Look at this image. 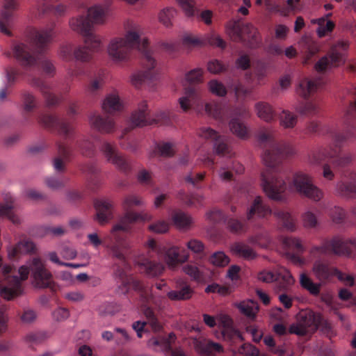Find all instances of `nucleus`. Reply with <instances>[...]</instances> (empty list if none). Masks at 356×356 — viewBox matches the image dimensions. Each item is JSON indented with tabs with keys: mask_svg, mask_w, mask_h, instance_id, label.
I'll use <instances>...</instances> for the list:
<instances>
[{
	"mask_svg": "<svg viewBox=\"0 0 356 356\" xmlns=\"http://www.w3.org/2000/svg\"><path fill=\"white\" fill-rule=\"evenodd\" d=\"M142 34L143 30L139 24L128 22L124 37L113 38L108 47V55L115 62L128 60L134 48L141 52L144 70L134 74L131 78L132 84L136 88L145 85L152 87L158 77L155 69L156 61L149 49L148 40L145 38L142 39Z\"/></svg>",
	"mask_w": 356,
	"mask_h": 356,
	"instance_id": "1",
	"label": "nucleus"
},
{
	"mask_svg": "<svg viewBox=\"0 0 356 356\" xmlns=\"http://www.w3.org/2000/svg\"><path fill=\"white\" fill-rule=\"evenodd\" d=\"M1 265L2 259L0 258V296L3 299L10 300L21 294L22 281L27 280L29 273L35 287L51 289L54 288L53 275L39 257H33L27 265L22 266L17 271L19 277L13 266L2 267ZM6 309V306L0 302V334L4 332L7 327Z\"/></svg>",
	"mask_w": 356,
	"mask_h": 356,
	"instance_id": "2",
	"label": "nucleus"
},
{
	"mask_svg": "<svg viewBox=\"0 0 356 356\" xmlns=\"http://www.w3.org/2000/svg\"><path fill=\"white\" fill-rule=\"evenodd\" d=\"M258 138L264 149L262 159L267 167L261 174V186L269 198L280 200L286 189V184L280 164L284 157L294 154V149L287 143L277 141L270 131L261 130Z\"/></svg>",
	"mask_w": 356,
	"mask_h": 356,
	"instance_id": "3",
	"label": "nucleus"
},
{
	"mask_svg": "<svg viewBox=\"0 0 356 356\" xmlns=\"http://www.w3.org/2000/svg\"><path fill=\"white\" fill-rule=\"evenodd\" d=\"M56 34L54 23L40 29L30 28L26 33L29 44L22 42L13 44V56L24 70L29 71L38 67L49 76L51 77L55 74L56 68L54 64L43 56Z\"/></svg>",
	"mask_w": 356,
	"mask_h": 356,
	"instance_id": "4",
	"label": "nucleus"
},
{
	"mask_svg": "<svg viewBox=\"0 0 356 356\" xmlns=\"http://www.w3.org/2000/svg\"><path fill=\"white\" fill-rule=\"evenodd\" d=\"M108 10L107 6L96 5L88 10L86 15H81L70 20L71 28L84 38V45H80L74 50L73 55L76 60L89 62L92 54L100 49L101 41L92 32L93 24H104Z\"/></svg>",
	"mask_w": 356,
	"mask_h": 356,
	"instance_id": "5",
	"label": "nucleus"
},
{
	"mask_svg": "<svg viewBox=\"0 0 356 356\" xmlns=\"http://www.w3.org/2000/svg\"><path fill=\"white\" fill-rule=\"evenodd\" d=\"M355 121L356 101L350 106L345 116L343 129L331 131L333 144L314 151L312 153L311 161L320 163L326 159H330L333 165L339 168L349 165L353 160V155L350 153L341 154V146L343 143L355 138Z\"/></svg>",
	"mask_w": 356,
	"mask_h": 356,
	"instance_id": "6",
	"label": "nucleus"
},
{
	"mask_svg": "<svg viewBox=\"0 0 356 356\" xmlns=\"http://www.w3.org/2000/svg\"><path fill=\"white\" fill-rule=\"evenodd\" d=\"M140 204H142V200L134 195H127L123 201V207L126 212L119 222L113 227L110 243L108 245V248L111 250L113 254L119 258L122 257V250L129 248L127 234L131 229V225L138 220H152V216L149 214H140L130 211L133 207Z\"/></svg>",
	"mask_w": 356,
	"mask_h": 356,
	"instance_id": "7",
	"label": "nucleus"
},
{
	"mask_svg": "<svg viewBox=\"0 0 356 356\" xmlns=\"http://www.w3.org/2000/svg\"><path fill=\"white\" fill-rule=\"evenodd\" d=\"M179 104L185 112L193 108L199 113H205L219 120L222 124L229 118L230 111L228 108L216 102L204 104L200 91L192 86L186 88L184 96L179 99Z\"/></svg>",
	"mask_w": 356,
	"mask_h": 356,
	"instance_id": "8",
	"label": "nucleus"
},
{
	"mask_svg": "<svg viewBox=\"0 0 356 356\" xmlns=\"http://www.w3.org/2000/svg\"><path fill=\"white\" fill-rule=\"evenodd\" d=\"M128 248H124L122 250V258L115 256L111 251L113 257L118 259L120 262L115 264L116 268L114 272L117 286L115 291L118 294L127 295L130 289L132 288L139 294L142 302L146 304L152 299V291L149 287L145 286L140 281L127 273V270L130 268V265L125 257V252ZM109 250H111L110 248Z\"/></svg>",
	"mask_w": 356,
	"mask_h": 356,
	"instance_id": "9",
	"label": "nucleus"
},
{
	"mask_svg": "<svg viewBox=\"0 0 356 356\" xmlns=\"http://www.w3.org/2000/svg\"><path fill=\"white\" fill-rule=\"evenodd\" d=\"M353 249L356 250V238L345 240L336 236L330 239H323L319 245H313L310 248V254L314 257H319L323 254L351 257Z\"/></svg>",
	"mask_w": 356,
	"mask_h": 356,
	"instance_id": "10",
	"label": "nucleus"
},
{
	"mask_svg": "<svg viewBox=\"0 0 356 356\" xmlns=\"http://www.w3.org/2000/svg\"><path fill=\"white\" fill-rule=\"evenodd\" d=\"M198 135L202 138L213 142V148L217 154L229 159L227 163L230 165L232 171L237 174H241L244 171V167L242 164L231 160L234 153L227 144L225 138L220 136L218 132L210 127H203L200 129Z\"/></svg>",
	"mask_w": 356,
	"mask_h": 356,
	"instance_id": "11",
	"label": "nucleus"
},
{
	"mask_svg": "<svg viewBox=\"0 0 356 356\" xmlns=\"http://www.w3.org/2000/svg\"><path fill=\"white\" fill-rule=\"evenodd\" d=\"M289 188L315 202L321 200L323 195L321 190L314 184L312 177L302 172H298L293 175Z\"/></svg>",
	"mask_w": 356,
	"mask_h": 356,
	"instance_id": "12",
	"label": "nucleus"
},
{
	"mask_svg": "<svg viewBox=\"0 0 356 356\" xmlns=\"http://www.w3.org/2000/svg\"><path fill=\"white\" fill-rule=\"evenodd\" d=\"M148 247L156 252L159 257L163 259L170 267H175L178 264L185 262L189 257L188 252L184 249L181 250L177 246L166 248L158 245L154 239L148 241Z\"/></svg>",
	"mask_w": 356,
	"mask_h": 356,
	"instance_id": "13",
	"label": "nucleus"
},
{
	"mask_svg": "<svg viewBox=\"0 0 356 356\" xmlns=\"http://www.w3.org/2000/svg\"><path fill=\"white\" fill-rule=\"evenodd\" d=\"M322 321L319 314L312 311H303L298 316V323L291 325L289 332L298 336H305L316 331Z\"/></svg>",
	"mask_w": 356,
	"mask_h": 356,
	"instance_id": "14",
	"label": "nucleus"
},
{
	"mask_svg": "<svg viewBox=\"0 0 356 356\" xmlns=\"http://www.w3.org/2000/svg\"><path fill=\"white\" fill-rule=\"evenodd\" d=\"M348 46V42L343 40L332 46L329 53L316 63L315 70L319 73H323L339 66L342 62V53L339 50L346 51Z\"/></svg>",
	"mask_w": 356,
	"mask_h": 356,
	"instance_id": "15",
	"label": "nucleus"
},
{
	"mask_svg": "<svg viewBox=\"0 0 356 356\" xmlns=\"http://www.w3.org/2000/svg\"><path fill=\"white\" fill-rule=\"evenodd\" d=\"M227 32L234 41L248 42L250 45L257 42V29L251 24L230 22L227 25Z\"/></svg>",
	"mask_w": 356,
	"mask_h": 356,
	"instance_id": "16",
	"label": "nucleus"
},
{
	"mask_svg": "<svg viewBox=\"0 0 356 356\" xmlns=\"http://www.w3.org/2000/svg\"><path fill=\"white\" fill-rule=\"evenodd\" d=\"M169 120V113L166 112L161 113L156 118H152L147 111V103L144 101L139 104L138 109L132 113L131 118V124L134 127H143L159 122L167 123Z\"/></svg>",
	"mask_w": 356,
	"mask_h": 356,
	"instance_id": "17",
	"label": "nucleus"
},
{
	"mask_svg": "<svg viewBox=\"0 0 356 356\" xmlns=\"http://www.w3.org/2000/svg\"><path fill=\"white\" fill-rule=\"evenodd\" d=\"M40 124L59 135L67 137L72 131L70 123L64 118L51 114H41L38 118Z\"/></svg>",
	"mask_w": 356,
	"mask_h": 356,
	"instance_id": "18",
	"label": "nucleus"
},
{
	"mask_svg": "<svg viewBox=\"0 0 356 356\" xmlns=\"http://www.w3.org/2000/svg\"><path fill=\"white\" fill-rule=\"evenodd\" d=\"M100 152L108 163L113 164L121 172L127 173L130 170L129 163L120 154L115 144L107 141L103 142L100 147Z\"/></svg>",
	"mask_w": 356,
	"mask_h": 356,
	"instance_id": "19",
	"label": "nucleus"
},
{
	"mask_svg": "<svg viewBox=\"0 0 356 356\" xmlns=\"http://www.w3.org/2000/svg\"><path fill=\"white\" fill-rule=\"evenodd\" d=\"M341 178L335 186L336 194L345 197L356 195V172L343 170L341 172Z\"/></svg>",
	"mask_w": 356,
	"mask_h": 356,
	"instance_id": "20",
	"label": "nucleus"
},
{
	"mask_svg": "<svg viewBox=\"0 0 356 356\" xmlns=\"http://www.w3.org/2000/svg\"><path fill=\"white\" fill-rule=\"evenodd\" d=\"M250 117V113L245 107H240L235 110L234 116L229 122L230 131L241 139L248 138L250 134L248 127L240 120V118L245 119Z\"/></svg>",
	"mask_w": 356,
	"mask_h": 356,
	"instance_id": "21",
	"label": "nucleus"
},
{
	"mask_svg": "<svg viewBox=\"0 0 356 356\" xmlns=\"http://www.w3.org/2000/svg\"><path fill=\"white\" fill-rule=\"evenodd\" d=\"M310 253V250L309 251ZM310 257L313 259H316V261L313 265V273L319 281L324 282L328 281L334 276H337L339 280L343 279V275L336 268L329 265L328 263L321 259L322 255L319 257H314L309 254ZM325 254H323L324 256Z\"/></svg>",
	"mask_w": 356,
	"mask_h": 356,
	"instance_id": "22",
	"label": "nucleus"
},
{
	"mask_svg": "<svg viewBox=\"0 0 356 356\" xmlns=\"http://www.w3.org/2000/svg\"><path fill=\"white\" fill-rule=\"evenodd\" d=\"M283 245L288 250L287 256L295 264L303 266L306 261L301 254L305 252V248L301 241L296 237H285L283 239Z\"/></svg>",
	"mask_w": 356,
	"mask_h": 356,
	"instance_id": "23",
	"label": "nucleus"
},
{
	"mask_svg": "<svg viewBox=\"0 0 356 356\" xmlns=\"http://www.w3.org/2000/svg\"><path fill=\"white\" fill-rule=\"evenodd\" d=\"M193 346L196 352L202 356H216L224 351L220 343L204 337L194 338Z\"/></svg>",
	"mask_w": 356,
	"mask_h": 356,
	"instance_id": "24",
	"label": "nucleus"
},
{
	"mask_svg": "<svg viewBox=\"0 0 356 356\" xmlns=\"http://www.w3.org/2000/svg\"><path fill=\"white\" fill-rule=\"evenodd\" d=\"M176 339V336L173 332H170L167 337H152L148 342L149 346L159 347L162 351L170 353L171 356H186L184 353L179 350H172V343Z\"/></svg>",
	"mask_w": 356,
	"mask_h": 356,
	"instance_id": "25",
	"label": "nucleus"
},
{
	"mask_svg": "<svg viewBox=\"0 0 356 356\" xmlns=\"http://www.w3.org/2000/svg\"><path fill=\"white\" fill-rule=\"evenodd\" d=\"M31 85L40 90L47 106H55L60 102V98L51 92V86L43 79L34 77L31 81Z\"/></svg>",
	"mask_w": 356,
	"mask_h": 356,
	"instance_id": "26",
	"label": "nucleus"
},
{
	"mask_svg": "<svg viewBox=\"0 0 356 356\" xmlns=\"http://www.w3.org/2000/svg\"><path fill=\"white\" fill-rule=\"evenodd\" d=\"M56 146L57 155L54 159V168L57 172H63L65 169V163L72 156V149L61 142L57 143Z\"/></svg>",
	"mask_w": 356,
	"mask_h": 356,
	"instance_id": "27",
	"label": "nucleus"
},
{
	"mask_svg": "<svg viewBox=\"0 0 356 356\" xmlns=\"http://www.w3.org/2000/svg\"><path fill=\"white\" fill-rule=\"evenodd\" d=\"M271 213L270 208L264 203L261 197L258 196L254 199L247 213V220L252 222L257 218H264Z\"/></svg>",
	"mask_w": 356,
	"mask_h": 356,
	"instance_id": "28",
	"label": "nucleus"
},
{
	"mask_svg": "<svg viewBox=\"0 0 356 356\" xmlns=\"http://www.w3.org/2000/svg\"><path fill=\"white\" fill-rule=\"evenodd\" d=\"M218 321L220 326L222 328V334L224 338L230 341L243 340L241 332L233 327V321L229 316L225 314L220 315Z\"/></svg>",
	"mask_w": 356,
	"mask_h": 356,
	"instance_id": "29",
	"label": "nucleus"
},
{
	"mask_svg": "<svg viewBox=\"0 0 356 356\" xmlns=\"http://www.w3.org/2000/svg\"><path fill=\"white\" fill-rule=\"evenodd\" d=\"M94 204L97 211L96 220L102 225L108 222L112 218V202L108 200H97Z\"/></svg>",
	"mask_w": 356,
	"mask_h": 356,
	"instance_id": "30",
	"label": "nucleus"
},
{
	"mask_svg": "<svg viewBox=\"0 0 356 356\" xmlns=\"http://www.w3.org/2000/svg\"><path fill=\"white\" fill-rule=\"evenodd\" d=\"M92 126L102 133H111L115 130V123L112 118L94 114L90 118Z\"/></svg>",
	"mask_w": 356,
	"mask_h": 356,
	"instance_id": "31",
	"label": "nucleus"
},
{
	"mask_svg": "<svg viewBox=\"0 0 356 356\" xmlns=\"http://www.w3.org/2000/svg\"><path fill=\"white\" fill-rule=\"evenodd\" d=\"M294 280L291 273L286 270L277 275L274 280V289L277 293H287L293 285Z\"/></svg>",
	"mask_w": 356,
	"mask_h": 356,
	"instance_id": "32",
	"label": "nucleus"
},
{
	"mask_svg": "<svg viewBox=\"0 0 356 356\" xmlns=\"http://www.w3.org/2000/svg\"><path fill=\"white\" fill-rule=\"evenodd\" d=\"M123 108V104L116 93L108 95L102 103V109L106 114L120 112Z\"/></svg>",
	"mask_w": 356,
	"mask_h": 356,
	"instance_id": "33",
	"label": "nucleus"
},
{
	"mask_svg": "<svg viewBox=\"0 0 356 356\" xmlns=\"http://www.w3.org/2000/svg\"><path fill=\"white\" fill-rule=\"evenodd\" d=\"M321 84L322 81L320 79L312 81L305 78L300 82L298 92L305 99H307L311 94L321 86Z\"/></svg>",
	"mask_w": 356,
	"mask_h": 356,
	"instance_id": "34",
	"label": "nucleus"
},
{
	"mask_svg": "<svg viewBox=\"0 0 356 356\" xmlns=\"http://www.w3.org/2000/svg\"><path fill=\"white\" fill-rule=\"evenodd\" d=\"M13 200L12 197H9L5 202L0 203V218H6L10 220L15 225L21 223V220L13 212Z\"/></svg>",
	"mask_w": 356,
	"mask_h": 356,
	"instance_id": "35",
	"label": "nucleus"
},
{
	"mask_svg": "<svg viewBox=\"0 0 356 356\" xmlns=\"http://www.w3.org/2000/svg\"><path fill=\"white\" fill-rule=\"evenodd\" d=\"M232 250L234 254L247 260H252L257 258V252L248 245L243 242L234 243L232 246Z\"/></svg>",
	"mask_w": 356,
	"mask_h": 356,
	"instance_id": "36",
	"label": "nucleus"
},
{
	"mask_svg": "<svg viewBox=\"0 0 356 356\" xmlns=\"http://www.w3.org/2000/svg\"><path fill=\"white\" fill-rule=\"evenodd\" d=\"M35 248V245L32 241L24 240L8 251V257L10 259H15L19 254L31 253Z\"/></svg>",
	"mask_w": 356,
	"mask_h": 356,
	"instance_id": "37",
	"label": "nucleus"
},
{
	"mask_svg": "<svg viewBox=\"0 0 356 356\" xmlns=\"http://www.w3.org/2000/svg\"><path fill=\"white\" fill-rule=\"evenodd\" d=\"M255 108L259 118L270 122L275 120L276 114L273 107L268 103L260 102L256 104Z\"/></svg>",
	"mask_w": 356,
	"mask_h": 356,
	"instance_id": "38",
	"label": "nucleus"
},
{
	"mask_svg": "<svg viewBox=\"0 0 356 356\" xmlns=\"http://www.w3.org/2000/svg\"><path fill=\"white\" fill-rule=\"evenodd\" d=\"M274 216L280 220L285 229L291 232L296 229V220L288 211L276 210L274 211Z\"/></svg>",
	"mask_w": 356,
	"mask_h": 356,
	"instance_id": "39",
	"label": "nucleus"
},
{
	"mask_svg": "<svg viewBox=\"0 0 356 356\" xmlns=\"http://www.w3.org/2000/svg\"><path fill=\"white\" fill-rule=\"evenodd\" d=\"M193 291L188 284H184L180 289L172 290L167 293L168 298L172 301L186 300L191 298Z\"/></svg>",
	"mask_w": 356,
	"mask_h": 356,
	"instance_id": "40",
	"label": "nucleus"
},
{
	"mask_svg": "<svg viewBox=\"0 0 356 356\" xmlns=\"http://www.w3.org/2000/svg\"><path fill=\"white\" fill-rule=\"evenodd\" d=\"M241 313L250 319L254 318L259 310L258 304L251 300H244L237 305Z\"/></svg>",
	"mask_w": 356,
	"mask_h": 356,
	"instance_id": "41",
	"label": "nucleus"
},
{
	"mask_svg": "<svg viewBox=\"0 0 356 356\" xmlns=\"http://www.w3.org/2000/svg\"><path fill=\"white\" fill-rule=\"evenodd\" d=\"M319 100H307L300 104L296 108L297 111L305 115H314L319 111Z\"/></svg>",
	"mask_w": 356,
	"mask_h": 356,
	"instance_id": "42",
	"label": "nucleus"
},
{
	"mask_svg": "<svg viewBox=\"0 0 356 356\" xmlns=\"http://www.w3.org/2000/svg\"><path fill=\"white\" fill-rule=\"evenodd\" d=\"M172 221L179 228H188L193 222L191 217L180 210H175L172 212Z\"/></svg>",
	"mask_w": 356,
	"mask_h": 356,
	"instance_id": "43",
	"label": "nucleus"
},
{
	"mask_svg": "<svg viewBox=\"0 0 356 356\" xmlns=\"http://www.w3.org/2000/svg\"><path fill=\"white\" fill-rule=\"evenodd\" d=\"M312 22L316 23L318 26L316 32L319 38H323L328 33H331L335 26V24L332 21H327L325 17L314 19Z\"/></svg>",
	"mask_w": 356,
	"mask_h": 356,
	"instance_id": "44",
	"label": "nucleus"
},
{
	"mask_svg": "<svg viewBox=\"0 0 356 356\" xmlns=\"http://www.w3.org/2000/svg\"><path fill=\"white\" fill-rule=\"evenodd\" d=\"M300 284L301 286L308 291L313 296L320 293L321 284L314 283L306 274L300 275Z\"/></svg>",
	"mask_w": 356,
	"mask_h": 356,
	"instance_id": "45",
	"label": "nucleus"
},
{
	"mask_svg": "<svg viewBox=\"0 0 356 356\" xmlns=\"http://www.w3.org/2000/svg\"><path fill=\"white\" fill-rule=\"evenodd\" d=\"M76 145L80 149L81 154L87 157H92L96 152L95 145L90 138H85L76 142Z\"/></svg>",
	"mask_w": 356,
	"mask_h": 356,
	"instance_id": "46",
	"label": "nucleus"
},
{
	"mask_svg": "<svg viewBox=\"0 0 356 356\" xmlns=\"http://www.w3.org/2000/svg\"><path fill=\"white\" fill-rule=\"evenodd\" d=\"M177 197L188 206L197 207L201 205L203 201V196L198 194L188 195L184 191H180Z\"/></svg>",
	"mask_w": 356,
	"mask_h": 356,
	"instance_id": "47",
	"label": "nucleus"
},
{
	"mask_svg": "<svg viewBox=\"0 0 356 356\" xmlns=\"http://www.w3.org/2000/svg\"><path fill=\"white\" fill-rule=\"evenodd\" d=\"M207 44L221 49H225L226 47V42L225 40L214 32L207 34L203 38V45Z\"/></svg>",
	"mask_w": 356,
	"mask_h": 356,
	"instance_id": "48",
	"label": "nucleus"
},
{
	"mask_svg": "<svg viewBox=\"0 0 356 356\" xmlns=\"http://www.w3.org/2000/svg\"><path fill=\"white\" fill-rule=\"evenodd\" d=\"M225 224L227 228L232 233L241 234L247 231V226L238 219L227 218Z\"/></svg>",
	"mask_w": 356,
	"mask_h": 356,
	"instance_id": "49",
	"label": "nucleus"
},
{
	"mask_svg": "<svg viewBox=\"0 0 356 356\" xmlns=\"http://www.w3.org/2000/svg\"><path fill=\"white\" fill-rule=\"evenodd\" d=\"M280 121L282 127L291 129L297 123V115L288 111H283L280 115Z\"/></svg>",
	"mask_w": 356,
	"mask_h": 356,
	"instance_id": "50",
	"label": "nucleus"
},
{
	"mask_svg": "<svg viewBox=\"0 0 356 356\" xmlns=\"http://www.w3.org/2000/svg\"><path fill=\"white\" fill-rule=\"evenodd\" d=\"M205 177V172L194 173L190 172L186 175L184 179L186 183L191 184L194 188L200 189L202 188L201 182Z\"/></svg>",
	"mask_w": 356,
	"mask_h": 356,
	"instance_id": "51",
	"label": "nucleus"
},
{
	"mask_svg": "<svg viewBox=\"0 0 356 356\" xmlns=\"http://www.w3.org/2000/svg\"><path fill=\"white\" fill-rule=\"evenodd\" d=\"M146 273L149 276H158L162 273L164 266L161 263L147 261L144 264Z\"/></svg>",
	"mask_w": 356,
	"mask_h": 356,
	"instance_id": "52",
	"label": "nucleus"
},
{
	"mask_svg": "<svg viewBox=\"0 0 356 356\" xmlns=\"http://www.w3.org/2000/svg\"><path fill=\"white\" fill-rule=\"evenodd\" d=\"M210 262L215 266L224 267L229 263V258L225 252L218 251L214 252L209 259Z\"/></svg>",
	"mask_w": 356,
	"mask_h": 356,
	"instance_id": "53",
	"label": "nucleus"
},
{
	"mask_svg": "<svg viewBox=\"0 0 356 356\" xmlns=\"http://www.w3.org/2000/svg\"><path fill=\"white\" fill-rule=\"evenodd\" d=\"M144 314L145 315L148 323L154 332H159L162 329V325L158 321L155 316L154 312L150 307H145L144 309Z\"/></svg>",
	"mask_w": 356,
	"mask_h": 356,
	"instance_id": "54",
	"label": "nucleus"
},
{
	"mask_svg": "<svg viewBox=\"0 0 356 356\" xmlns=\"http://www.w3.org/2000/svg\"><path fill=\"white\" fill-rule=\"evenodd\" d=\"M81 170L83 172L88 174L91 176H94V179L91 177V180L90 181V185L94 184V187L91 186L92 189H95V187H97L99 181L96 179V175L99 173V170L97 168V166L92 163H88L82 166Z\"/></svg>",
	"mask_w": 356,
	"mask_h": 356,
	"instance_id": "55",
	"label": "nucleus"
},
{
	"mask_svg": "<svg viewBox=\"0 0 356 356\" xmlns=\"http://www.w3.org/2000/svg\"><path fill=\"white\" fill-rule=\"evenodd\" d=\"M23 105L25 112H32L37 106L35 96L29 92H24L23 94Z\"/></svg>",
	"mask_w": 356,
	"mask_h": 356,
	"instance_id": "56",
	"label": "nucleus"
},
{
	"mask_svg": "<svg viewBox=\"0 0 356 356\" xmlns=\"http://www.w3.org/2000/svg\"><path fill=\"white\" fill-rule=\"evenodd\" d=\"M176 15V10L172 8L163 9L159 14L160 22L166 27L172 25L171 19Z\"/></svg>",
	"mask_w": 356,
	"mask_h": 356,
	"instance_id": "57",
	"label": "nucleus"
},
{
	"mask_svg": "<svg viewBox=\"0 0 356 356\" xmlns=\"http://www.w3.org/2000/svg\"><path fill=\"white\" fill-rule=\"evenodd\" d=\"M186 246L188 250L193 253L202 257L204 255V245L197 239H191L186 243Z\"/></svg>",
	"mask_w": 356,
	"mask_h": 356,
	"instance_id": "58",
	"label": "nucleus"
},
{
	"mask_svg": "<svg viewBox=\"0 0 356 356\" xmlns=\"http://www.w3.org/2000/svg\"><path fill=\"white\" fill-rule=\"evenodd\" d=\"M169 223L165 220H157L148 226V229L153 233L164 234L169 229Z\"/></svg>",
	"mask_w": 356,
	"mask_h": 356,
	"instance_id": "59",
	"label": "nucleus"
},
{
	"mask_svg": "<svg viewBox=\"0 0 356 356\" xmlns=\"http://www.w3.org/2000/svg\"><path fill=\"white\" fill-rule=\"evenodd\" d=\"M209 88L211 92L220 97L225 96L227 89L225 86L217 80H211L209 83Z\"/></svg>",
	"mask_w": 356,
	"mask_h": 356,
	"instance_id": "60",
	"label": "nucleus"
},
{
	"mask_svg": "<svg viewBox=\"0 0 356 356\" xmlns=\"http://www.w3.org/2000/svg\"><path fill=\"white\" fill-rule=\"evenodd\" d=\"M186 79L190 84L199 83L203 81V70L196 68L191 70L186 75Z\"/></svg>",
	"mask_w": 356,
	"mask_h": 356,
	"instance_id": "61",
	"label": "nucleus"
},
{
	"mask_svg": "<svg viewBox=\"0 0 356 356\" xmlns=\"http://www.w3.org/2000/svg\"><path fill=\"white\" fill-rule=\"evenodd\" d=\"M248 242L252 245L265 246L270 242V238L266 233L261 232L248 238Z\"/></svg>",
	"mask_w": 356,
	"mask_h": 356,
	"instance_id": "62",
	"label": "nucleus"
},
{
	"mask_svg": "<svg viewBox=\"0 0 356 356\" xmlns=\"http://www.w3.org/2000/svg\"><path fill=\"white\" fill-rule=\"evenodd\" d=\"M207 218L214 222V223H220L226 222L227 217L225 214L219 209H213L207 213Z\"/></svg>",
	"mask_w": 356,
	"mask_h": 356,
	"instance_id": "63",
	"label": "nucleus"
},
{
	"mask_svg": "<svg viewBox=\"0 0 356 356\" xmlns=\"http://www.w3.org/2000/svg\"><path fill=\"white\" fill-rule=\"evenodd\" d=\"M329 215L335 223H341L346 218L345 211L337 206L332 207L329 211Z\"/></svg>",
	"mask_w": 356,
	"mask_h": 356,
	"instance_id": "64",
	"label": "nucleus"
}]
</instances>
